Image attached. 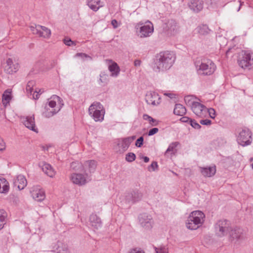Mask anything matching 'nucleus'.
<instances>
[{
    "label": "nucleus",
    "instance_id": "obj_10",
    "mask_svg": "<svg viewBox=\"0 0 253 253\" xmlns=\"http://www.w3.org/2000/svg\"><path fill=\"white\" fill-rule=\"evenodd\" d=\"M164 30L167 34L174 35L178 32L179 26L175 20L171 19L165 24Z\"/></svg>",
    "mask_w": 253,
    "mask_h": 253
},
{
    "label": "nucleus",
    "instance_id": "obj_19",
    "mask_svg": "<svg viewBox=\"0 0 253 253\" xmlns=\"http://www.w3.org/2000/svg\"><path fill=\"white\" fill-rule=\"evenodd\" d=\"M89 222L94 230H98L102 227V223L101 219L95 214L90 215Z\"/></svg>",
    "mask_w": 253,
    "mask_h": 253
},
{
    "label": "nucleus",
    "instance_id": "obj_63",
    "mask_svg": "<svg viewBox=\"0 0 253 253\" xmlns=\"http://www.w3.org/2000/svg\"><path fill=\"white\" fill-rule=\"evenodd\" d=\"M82 53H78L77 55H82ZM83 55L85 56V57H87V55L84 54V53H83Z\"/></svg>",
    "mask_w": 253,
    "mask_h": 253
},
{
    "label": "nucleus",
    "instance_id": "obj_44",
    "mask_svg": "<svg viewBox=\"0 0 253 253\" xmlns=\"http://www.w3.org/2000/svg\"><path fill=\"white\" fill-rule=\"evenodd\" d=\"M190 125L194 128L195 129H200L201 128V126L197 123V122L194 120H192L191 119L190 120Z\"/></svg>",
    "mask_w": 253,
    "mask_h": 253
},
{
    "label": "nucleus",
    "instance_id": "obj_56",
    "mask_svg": "<svg viewBox=\"0 0 253 253\" xmlns=\"http://www.w3.org/2000/svg\"><path fill=\"white\" fill-rule=\"evenodd\" d=\"M150 124L152 126H156L159 124V121L153 118V120L151 121V123Z\"/></svg>",
    "mask_w": 253,
    "mask_h": 253
},
{
    "label": "nucleus",
    "instance_id": "obj_60",
    "mask_svg": "<svg viewBox=\"0 0 253 253\" xmlns=\"http://www.w3.org/2000/svg\"><path fill=\"white\" fill-rule=\"evenodd\" d=\"M165 95L168 96L170 98H172L173 96V94L171 93H165Z\"/></svg>",
    "mask_w": 253,
    "mask_h": 253
},
{
    "label": "nucleus",
    "instance_id": "obj_4",
    "mask_svg": "<svg viewBox=\"0 0 253 253\" xmlns=\"http://www.w3.org/2000/svg\"><path fill=\"white\" fill-rule=\"evenodd\" d=\"M237 62L242 69L251 70L253 68V53L249 51L242 50L238 54Z\"/></svg>",
    "mask_w": 253,
    "mask_h": 253
},
{
    "label": "nucleus",
    "instance_id": "obj_51",
    "mask_svg": "<svg viewBox=\"0 0 253 253\" xmlns=\"http://www.w3.org/2000/svg\"><path fill=\"white\" fill-rule=\"evenodd\" d=\"M64 43L68 46H71V45L74 44V42L70 39L68 38H65L64 40Z\"/></svg>",
    "mask_w": 253,
    "mask_h": 253
},
{
    "label": "nucleus",
    "instance_id": "obj_32",
    "mask_svg": "<svg viewBox=\"0 0 253 253\" xmlns=\"http://www.w3.org/2000/svg\"><path fill=\"white\" fill-rule=\"evenodd\" d=\"M109 70L111 72V76L113 77H117L119 72L120 68L116 63H113L109 66Z\"/></svg>",
    "mask_w": 253,
    "mask_h": 253
},
{
    "label": "nucleus",
    "instance_id": "obj_11",
    "mask_svg": "<svg viewBox=\"0 0 253 253\" xmlns=\"http://www.w3.org/2000/svg\"><path fill=\"white\" fill-rule=\"evenodd\" d=\"M135 138L136 136L133 135L119 140L118 146L120 148L119 150L120 152L123 153L126 151Z\"/></svg>",
    "mask_w": 253,
    "mask_h": 253
},
{
    "label": "nucleus",
    "instance_id": "obj_31",
    "mask_svg": "<svg viewBox=\"0 0 253 253\" xmlns=\"http://www.w3.org/2000/svg\"><path fill=\"white\" fill-rule=\"evenodd\" d=\"M9 190V184L6 180L0 177V193H6Z\"/></svg>",
    "mask_w": 253,
    "mask_h": 253
},
{
    "label": "nucleus",
    "instance_id": "obj_42",
    "mask_svg": "<svg viewBox=\"0 0 253 253\" xmlns=\"http://www.w3.org/2000/svg\"><path fill=\"white\" fill-rule=\"evenodd\" d=\"M155 253H168L167 249L165 247L157 248L153 246Z\"/></svg>",
    "mask_w": 253,
    "mask_h": 253
},
{
    "label": "nucleus",
    "instance_id": "obj_45",
    "mask_svg": "<svg viewBox=\"0 0 253 253\" xmlns=\"http://www.w3.org/2000/svg\"><path fill=\"white\" fill-rule=\"evenodd\" d=\"M144 138L143 136L140 137L138 138L135 142V146L137 147H140L143 145Z\"/></svg>",
    "mask_w": 253,
    "mask_h": 253
},
{
    "label": "nucleus",
    "instance_id": "obj_27",
    "mask_svg": "<svg viewBox=\"0 0 253 253\" xmlns=\"http://www.w3.org/2000/svg\"><path fill=\"white\" fill-rule=\"evenodd\" d=\"M186 113L185 107L181 104H176L173 110V113L178 116H182Z\"/></svg>",
    "mask_w": 253,
    "mask_h": 253
},
{
    "label": "nucleus",
    "instance_id": "obj_48",
    "mask_svg": "<svg viewBox=\"0 0 253 253\" xmlns=\"http://www.w3.org/2000/svg\"><path fill=\"white\" fill-rule=\"evenodd\" d=\"M158 167V164L156 162H153L151 165L148 167V169L149 171L152 169L153 171L155 170Z\"/></svg>",
    "mask_w": 253,
    "mask_h": 253
},
{
    "label": "nucleus",
    "instance_id": "obj_9",
    "mask_svg": "<svg viewBox=\"0 0 253 253\" xmlns=\"http://www.w3.org/2000/svg\"><path fill=\"white\" fill-rule=\"evenodd\" d=\"M154 31V27L152 23L150 21H147L143 25L139 28V34L138 36L141 38H144L150 37Z\"/></svg>",
    "mask_w": 253,
    "mask_h": 253
},
{
    "label": "nucleus",
    "instance_id": "obj_21",
    "mask_svg": "<svg viewBox=\"0 0 253 253\" xmlns=\"http://www.w3.org/2000/svg\"><path fill=\"white\" fill-rule=\"evenodd\" d=\"M229 233L232 241L237 242L243 239L242 232L239 228L231 229Z\"/></svg>",
    "mask_w": 253,
    "mask_h": 253
},
{
    "label": "nucleus",
    "instance_id": "obj_38",
    "mask_svg": "<svg viewBox=\"0 0 253 253\" xmlns=\"http://www.w3.org/2000/svg\"><path fill=\"white\" fill-rule=\"evenodd\" d=\"M131 193L133 195V202L134 203L139 201L142 197V194L138 191H132Z\"/></svg>",
    "mask_w": 253,
    "mask_h": 253
},
{
    "label": "nucleus",
    "instance_id": "obj_50",
    "mask_svg": "<svg viewBox=\"0 0 253 253\" xmlns=\"http://www.w3.org/2000/svg\"><path fill=\"white\" fill-rule=\"evenodd\" d=\"M200 123L201 124H202L203 125H206V126L210 125L211 124V121L210 120H208V119L201 120L200 121Z\"/></svg>",
    "mask_w": 253,
    "mask_h": 253
},
{
    "label": "nucleus",
    "instance_id": "obj_49",
    "mask_svg": "<svg viewBox=\"0 0 253 253\" xmlns=\"http://www.w3.org/2000/svg\"><path fill=\"white\" fill-rule=\"evenodd\" d=\"M129 253H145V252L140 248H134L130 250Z\"/></svg>",
    "mask_w": 253,
    "mask_h": 253
},
{
    "label": "nucleus",
    "instance_id": "obj_55",
    "mask_svg": "<svg viewBox=\"0 0 253 253\" xmlns=\"http://www.w3.org/2000/svg\"><path fill=\"white\" fill-rule=\"evenodd\" d=\"M111 24L114 28H117L118 27V23L116 19L112 20Z\"/></svg>",
    "mask_w": 253,
    "mask_h": 253
},
{
    "label": "nucleus",
    "instance_id": "obj_33",
    "mask_svg": "<svg viewBox=\"0 0 253 253\" xmlns=\"http://www.w3.org/2000/svg\"><path fill=\"white\" fill-rule=\"evenodd\" d=\"M198 33L201 35H207L209 34L211 31L207 25H202L198 26L197 28Z\"/></svg>",
    "mask_w": 253,
    "mask_h": 253
},
{
    "label": "nucleus",
    "instance_id": "obj_20",
    "mask_svg": "<svg viewBox=\"0 0 253 253\" xmlns=\"http://www.w3.org/2000/svg\"><path fill=\"white\" fill-rule=\"evenodd\" d=\"M13 183L19 190H22L26 186L27 181L24 175H19L14 179Z\"/></svg>",
    "mask_w": 253,
    "mask_h": 253
},
{
    "label": "nucleus",
    "instance_id": "obj_47",
    "mask_svg": "<svg viewBox=\"0 0 253 253\" xmlns=\"http://www.w3.org/2000/svg\"><path fill=\"white\" fill-rule=\"evenodd\" d=\"M159 131V129L156 127L153 128L148 131V135L149 136H152L157 133Z\"/></svg>",
    "mask_w": 253,
    "mask_h": 253
},
{
    "label": "nucleus",
    "instance_id": "obj_15",
    "mask_svg": "<svg viewBox=\"0 0 253 253\" xmlns=\"http://www.w3.org/2000/svg\"><path fill=\"white\" fill-rule=\"evenodd\" d=\"M193 113L199 117H203L207 112V109L203 104L197 102L194 103L191 107Z\"/></svg>",
    "mask_w": 253,
    "mask_h": 253
},
{
    "label": "nucleus",
    "instance_id": "obj_64",
    "mask_svg": "<svg viewBox=\"0 0 253 253\" xmlns=\"http://www.w3.org/2000/svg\"><path fill=\"white\" fill-rule=\"evenodd\" d=\"M53 62H54V65L57 64V60L54 61Z\"/></svg>",
    "mask_w": 253,
    "mask_h": 253
},
{
    "label": "nucleus",
    "instance_id": "obj_1",
    "mask_svg": "<svg viewBox=\"0 0 253 253\" xmlns=\"http://www.w3.org/2000/svg\"><path fill=\"white\" fill-rule=\"evenodd\" d=\"M175 60V56L172 52H161L156 56L153 70L156 72H164L169 70L172 66Z\"/></svg>",
    "mask_w": 253,
    "mask_h": 253
},
{
    "label": "nucleus",
    "instance_id": "obj_35",
    "mask_svg": "<svg viewBox=\"0 0 253 253\" xmlns=\"http://www.w3.org/2000/svg\"><path fill=\"white\" fill-rule=\"evenodd\" d=\"M109 81L108 75L102 72L100 75V79L99 80V84L101 85H105L107 84Z\"/></svg>",
    "mask_w": 253,
    "mask_h": 253
},
{
    "label": "nucleus",
    "instance_id": "obj_52",
    "mask_svg": "<svg viewBox=\"0 0 253 253\" xmlns=\"http://www.w3.org/2000/svg\"><path fill=\"white\" fill-rule=\"evenodd\" d=\"M143 119L145 120L148 121L149 123H151V121L153 120V118L147 114H144L143 115Z\"/></svg>",
    "mask_w": 253,
    "mask_h": 253
},
{
    "label": "nucleus",
    "instance_id": "obj_62",
    "mask_svg": "<svg viewBox=\"0 0 253 253\" xmlns=\"http://www.w3.org/2000/svg\"><path fill=\"white\" fill-rule=\"evenodd\" d=\"M232 49H233V48L228 49V50L226 52V55H228L229 54V53L232 51Z\"/></svg>",
    "mask_w": 253,
    "mask_h": 253
},
{
    "label": "nucleus",
    "instance_id": "obj_24",
    "mask_svg": "<svg viewBox=\"0 0 253 253\" xmlns=\"http://www.w3.org/2000/svg\"><path fill=\"white\" fill-rule=\"evenodd\" d=\"M87 5L91 10L95 12L103 6V2L99 0H87Z\"/></svg>",
    "mask_w": 253,
    "mask_h": 253
},
{
    "label": "nucleus",
    "instance_id": "obj_8",
    "mask_svg": "<svg viewBox=\"0 0 253 253\" xmlns=\"http://www.w3.org/2000/svg\"><path fill=\"white\" fill-rule=\"evenodd\" d=\"M139 221L141 226L147 230L151 229L154 223L151 215L146 213H143L139 215Z\"/></svg>",
    "mask_w": 253,
    "mask_h": 253
},
{
    "label": "nucleus",
    "instance_id": "obj_39",
    "mask_svg": "<svg viewBox=\"0 0 253 253\" xmlns=\"http://www.w3.org/2000/svg\"><path fill=\"white\" fill-rule=\"evenodd\" d=\"M30 28L33 34L38 35L39 37L40 36V32L42 30L41 28H42V26L38 25H36L35 27L31 26Z\"/></svg>",
    "mask_w": 253,
    "mask_h": 253
},
{
    "label": "nucleus",
    "instance_id": "obj_43",
    "mask_svg": "<svg viewBox=\"0 0 253 253\" xmlns=\"http://www.w3.org/2000/svg\"><path fill=\"white\" fill-rule=\"evenodd\" d=\"M126 197V200L128 203H134V202H133V195H132L131 192L127 193H126V195L125 196Z\"/></svg>",
    "mask_w": 253,
    "mask_h": 253
},
{
    "label": "nucleus",
    "instance_id": "obj_30",
    "mask_svg": "<svg viewBox=\"0 0 253 253\" xmlns=\"http://www.w3.org/2000/svg\"><path fill=\"white\" fill-rule=\"evenodd\" d=\"M7 220V212L3 210H0V230L4 228Z\"/></svg>",
    "mask_w": 253,
    "mask_h": 253
},
{
    "label": "nucleus",
    "instance_id": "obj_40",
    "mask_svg": "<svg viewBox=\"0 0 253 253\" xmlns=\"http://www.w3.org/2000/svg\"><path fill=\"white\" fill-rule=\"evenodd\" d=\"M136 156L133 153H128L126 156V160L128 162H132L135 160Z\"/></svg>",
    "mask_w": 253,
    "mask_h": 253
},
{
    "label": "nucleus",
    "instance_id": "obj_61",
    "mask_svg": "<svg viewBox=\"0 0 253 253\" xmlns=\"http://www.w3.org/2000/svg\"><path fill=\"white\" fill-rule=\"evenodd\" d=\"M239 3V7L238 8V9H237V11H239L240 10V8H241V5H242V3H241V1L238 0V1H237V3Z\"/></svg>",
    "mask_w": 253,
    "mask_h": 253
},
{
    "label": "nucleus",
    "instance_id": "obj_12",
    "mask_svg": "<svg viewBox=\"0 0 253 253\" xmlns=\"http://www.w3.org/2000/svg\"><path fill=\"white\" fill-rule=\"evenodd\" d=\"M21 120L26 127L36 132H38V128L36 127L35 125V118L34 115L26 117H21Z\"/></svg>",
    "mask_w": 253,
    "mask_h": 253
},
{
    "label": "nucleus",
    "instance_id": "obj_58",
    "mask_svg": "<svg viewBox=\"0 0 253 253\" xmlns=\"http://www.w3.org/2000/svg\"><path fill=\"white\" fill-rule=\"evenodd\" d=\"M134 63L135 66H138L140 65L141 61L138 60H135Z\"/></svg>",
    "mask_w": 253,
    "mask_h": 253
},
{
    "label": "nucleus",
    "instance_id": "obj_7",
    "mask_svg": "<svg viewBox=\"0 0 253 253\" xmlns=\"http://www.w3.org/2000/svg\"><path fill=\"white\" fill-rule=\"evenodd\" d=\"M251 136L252 133L248 128H242L239 131L237 141L240 145L243 146L249 145L252 142Z\"/></svg>",
    "mask_w": 253,
    "mask_h": 253
},
{
    "label": "nucleus",
    "instance_id": "obj_54",
    "mask_svg": "<svg viewBox=\"0 0 253 253\" xmlns=\"http://www.w3.org/2000/svg\"><path fill=\"white\" fill-rule=\"evenodd\" d=\"M32 84L31 83L29 82L28 83V84H27V86H26V90H27V91H29L31 94L32 93V91L34 90L33 88L32 87H31V84Z\"/></svg>",
    "mask_w": 253,
    "mask_h": 253
},
{
    "label": "nucleus",
    "instance_id": "obj_3",
    "mask_svg": "<svg viewBox=\"0 0 253 253\" xmlns=\"http://www.w3.org/2000/svg\"><path fill=\"white\" fill-rule=\"evenodd\" d=\"M205 214L199 211L192 212L186 220V224L187 228L196 230L202 226L204 221Z\"/></svg>",
    "mask_w": 253,
    "mask_h": 253
},
{
    "label": "nucleus",
    "instance_id": "obj_57",
    "mask_svg": "<svg viewBox=\"0 0 253 253\" xmlns=\"http://www.w3.org/2000/svg\"><path fill=\"white\" fill-rule=\"evenodd\" d=\"M5 145L3 143V141L1 140V141H0V151H2L3 150L5 149Z\"/></svg>",
    "mask_w": 253,
    "mask_h": 253
},
{
    "label": "nucleus",
    "instance_id": "obj_26",
    "mask_svg": "<svg viewBox=\"0 0 253 253\" xmlns=\"http://www.w3.org/2000/svg\"><path fill=\"white\" fill-rule=\"evenodd\" d=\"M57 102L59 104L61 102V98L59 96L54 95L52 96L49 99H48V104H46L45 106H49V107L51 108L59 107V106H57L56 105Z\"/></svg>",
    "mask_w": 253,
    "mask_h": 253
},
{
    "label": "nucleus",
    "instance_id": "obj_28",
    "mask_svg": "<svg viewBox=\"0 0 253 253\" xmlns=\"http://www.w3.org/2000/svg\"><path fill=\"white\" fill-rule=\"evenodd\" d=\"M11 98V91L10 89L5 90L2 96V102L4 107L9 104Z\"/></svg>",
    "mask_w": 253,
    "mask_h": 253
},
{
    "label": "nucleus",
    "instance_id": "obj_36",
    "mask_svg": "<svg viewBox=\"0 0 253 253\" xmlns=\"http://www.w3.org/2000/svg\"><path fill=\"white\" fill-rule=\"evenodd\" d=\"M41 29L40 37H43L44 38H48L50 37L51 35V31L49 29L45 27L42 26V28H41Z\"/></svg>",
    "mask_w": 253,
    "mask_h": 253
},
{
    "label": "nucleus",
    "instance_id": "obj_2",
    "mask_svg": "<svg viewBox=\"0 0 253 253\" xmlns=\"http://www.w3.org/2000/svg\"><path fill=\"white\" fill-rule=\"evenodd\" d=\"M194 64L197 73L202 76L211 75L216 68L213 62L207 58H197L194 62Z\"/></svg>",
    "mask_w": 253,
    "mask_h": 253
},
{
    "label": "nucleus",
    "instance_id": "obj_37",
    "mask_svg": "<svg viewBox=\"0 0 253 253\" xmlns=\"http://www.w3.org/2000/svg\"><path fill=\"white\" fill-rule=\"evenodd\" d=\"M184 101L186 105L191 106V107L194 103L197 102L194 100V97L192 95L186 96L184 97Z\"/></svg>",
    "mask_w": 253,
    "mask_h": 253
},
{
    "label": "nucleus",
    "instance_id": "obj_59",
    "mask_svg": "<svg viewBox=\"0 0 253 253\" xmlns=\"http://www.w3.org/2000/svg\"><path fill=\"white\" fill-rule=\"evenodd\" d=\"M142 158L145 163H148L149 161V158L146 156H143Z\"/></svg>",
    "mask_w": 253,
    "mask_h": 253
},
{
    "label": "nucleus",
    "instance_id": "obj_53",
    "mask_svg": "<svg viewBox=\"0 0 253 253\" xmlns=\"http://www.w3.org/2000/svg\"><path fill=\"white\" fill-rule=\"evenodd\" d=\"M191 120V119H190V118H189L188 117H183L180 119V120L182 122H183V123H190Z\"/></svg>",
    "mask_w": 253,
    "mask_h": 253
},
{
    "label": "nucleus",
    "instance_id": "obj_29",
    "mask_svg": "<svg viewBox=\"0 0 253 253\" xmlns=\"http://www.w3.org/2000/svg\"><path fill=\"white\" fill-rule=\"evenodd\" d=\"M179 145V143L178 142H174L170 143L165 153V156H167L169 153L171 155H174L177 152L176 148Z\"/></svg>",
    "mask_w": 253,
    "mask_h": 253
},
{
    "label": "nucleus",
    "instance_id": "obj_34",
    "mask_svg": "<svg viewBox=\"0 0 253 253\" xmlns=\"http://www.w3.org/2000/svg\"><path fill=\"white\" fill-rule=\"evenodd\" d=\"M84 165L85 167H87L89 172H93L96 167V162L94 160H90L86 161Z\"/></svg>",
    "mask_w": 253,
    "mask_h": 253
},
{
    "label": "nucleus",
    "instance_id": "obj_46",
    "mask_svg": "<svg viewBox=\"0 0 253 253\" xmlns=\"http://www.w3.org/2000/svg\"><path fill=\"white\" fill-rule=\"evenodd\" d=\"M207 112H209V115L211 118L214 119L215 117V111L213 108H211L209 109Z\"/></svg>",
    "mask_w": 253,
    "mask_h": 253
},
{
    "label": "nucleus",
    "instance_id": "obj_41",
    "mask_svg": "<svg viewBox=\"0 0 253 253\" xmlns=\"http://www.w3.org/2000/svg\"><path fill=\"white\" fill-rule=\"evenodd\" d=\"M43 92V90L41 89H36L33 94V98L34 99H38L39 97V95Z\"/></svg>",
    "mask_w": 253,
    "mask_h": 253
},
{
    "label": "nucleus",
    "instance_id": "obj_17",
    "mask_svg": "<svg viewBox=\"0 0 253 253\" xmlns=\"http://www.w3.org/2000/svg\"><path fill=\"white\" fill-rule=\"evenodd\" d=\"M70 179L72 182L79 186L84 185L86 183V178L82 174L74 173L71 175Z\"/></svg>",
    "mask_w": 253,
    "mask_h": 253
},
{
    "label": "nucleus",
    "instance_id": "obj_14",
    "mask_svg": "<svg viewBox=\"0 0 253 253\" xmlns=\"http://www.w3.org/2000/svg\"><path fill=\"white\" fill-rule=\"evenodd\" d=\"M19 68V65L16 61L11 58H8L4 67V71L8 74H13L16 73Z\"/></svg>",
    "mask_w": 253,
    "mask_h": 253
},
{
    "label": "nucleus",
    "instance_id": "obj_5",
    "mask_svg": "<svg viewBox=\"0 0 253 253\" xmlns=\"http://www.w3.org/2000/svg\"><path fill=\"white\" fill-rule=\"evenodd\" d=\"M88 113L95 122H102L104 119L105 110L100 102H93L88 108Z\"/></svg>",
    "mask_w": 253,
    "mask_h": 253
},
{
    "label": "nucleus",
    "instance_id": "obj_25",
    "mask_svg": "<svg viewBox=\"0 0 253 253\" xmlns=\"http://www.w3.org/2000/svg\"><path fill=\"white\" fill-rule=\"evenodd\" d=\"M42 171L48 176L53 177L55 174V171L53 168L48 164L44 163L42 166Z\"/></svg>",
    "mask_w": 253,
    "mask_h": 253
},
{
    "label": "nucleus",
    "instance_id": "obj_23",
    "mask_svg": "<svg viewBox=\"0 0 253 253\" xmlns=\"http://www.w3.org/2000/svg\"><path fill=\"white\" fill-rule=\"evenodd\" d=\"M200 169L202 174L205 177L212 176L216 172V167L215 166L207 168H200Z\"/></svg>",
    "mask_w": 253,
    "mask_h": 253
},
{
    "label": "nucleus",
    "instance_id": "obj_13",
    "mask_svg": "<svg viewBox=\"0 0 253 253\" xmlns=\"http://www.w3.org/2000/svg\"><path fill=\"white\" fill-rule=\"evenodd\" d=\"M33 199L38 202L43 201L45 198L44 191L38 186H34L30 191Z\"/></svg>",
    "mask_w": 253,
    "mask_h": 253
},
{
    "label": "nucleus",
    "instance_id": "obj_6",
    "mask_svg": "<svg viewBox=\"0 0 253 253\" xmlns=\"http://www.w3.org/2000/svg\"><path fill=\"white\" fill-rule=\"evenodd\" d=\"M231 224L226 219H220L214 225L215 235L219 237L226 236L231 230Z\"/></svg>",
    "mask_w": 253,
    "mask_h": 253
},
{
    "label": "nucleus",
    "instance_id": "obj_22",
    "mask_svg": "<svg viewBox=\"0 0 253 253\" xmlns=\"http://www.w3.org/2000/svg\"><path fill=\"white\" fill-rule=\"evenodd\" d=\"M61 106L59 105V107L55 108H51L49 106H45L44 111L43 112L42 115L46 118H50L54 115L58 113L61 109Z\"/></svg>",
    "mask_w": 253,
    "mask_h": 253
},
{
    "label": "nucleus",
    "instance_id": "obj_16",
    "mask_svg": "<svg viewBox=\"0 0 253 253\" xmlns=\"http://www.w3.org/2000/svg\"><path fill=\"white\" fill-rule=\"evenodd\" d=\"M160 97L155 92H148L145 96L146 102L148 104L156 105L160 103Z\"/></svg>",
    "mask_w": 253,
    "mask_h": 253
},
{
    "label": "nucleus",
    "instance_id": "obj_18",
    "mask_svg": "<svg viewBox=\"0 0 253 253\" xmlns=\"http://www.w3.org/2000/svg\"><path fill=\"white\" fill-rule=\"evenodd\" d=\"M204 2L201 0H191L188 3L189 7L195 12H199L203 8Z\"/></svg>",
    "mask_w": 253,
    "mask_h": 253
}]
</instances>
